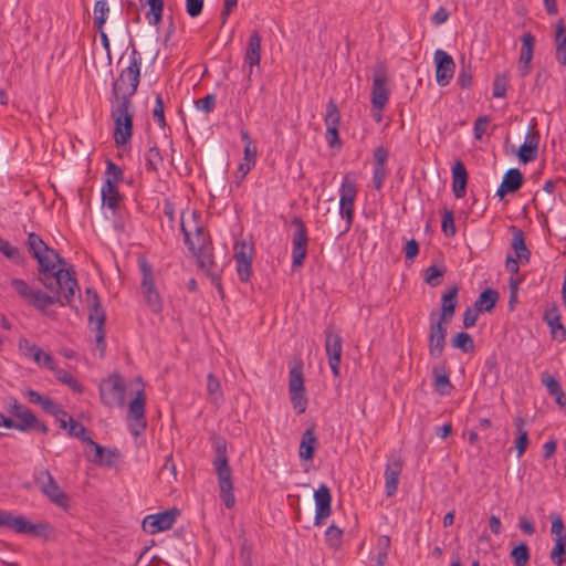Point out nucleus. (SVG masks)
<instances>
[{"instance_id": "obj_49", "label": "nucleus", "mask_w": 566, "mask_h": 566, "mask_svg": "<svg viewBox=\"0 0 566 566\" xmlns=\"http://www.w3.org/2000/svg\"><path fill=\"white\" fill-rule=\"evenodd\" d=\"M11 286L21 298L30 304L36 290L32 289L24 280L21 279H12Z\"/></svg>"}, {"instance_id": "obj_18", "label": "nucleus", "mask_w": 566, "mask_h": 566, "mask_svg": "<svg viewBox=\"0 0 566 566\" xmlns=\"http://www.w3.org/2000/svg\"><path fill=\"white\" fill-rule=\"evenodd\" d=\"M326 125V140L329 147H342V142L338 135V128L340 123V113L333 99H329L326 106V114L324 117Z\"/></svg>"}, {"instance_id": "obj_16", "label": "nucleus", "mask_w": 566, "mask_h": 566, "mask_svg": "<svg viewBox=\"0 0 566 566\" xmlns=\"http://www.w3.org/2000/svg\"><path fill=\"white\" fill-rule=\"evenodd\" d=\"M434 313L430 314V331H429V355L432 358H438L442 355L446 342H447V325L449 323H444L441 321H434Z\"/></svg>"}, {"instance_id": "obj_13", "label": "nucleus", "mask_w": 566, "mask_h": 566, "mask_svg": "<svg viewBox=\"0 0 566 566\" xmlns=\"http://www.w3.org/2000/svg\"><path fill=\"white\" fill-rule=\"evenodd\" d=\"M145 406L146 394L144 389H139L128 405V419L134 420V422L129 423V431L134 437H138L147 427Z\"/></svg>"}, {"instance_id": "obj_38", "label": "nucleus", "mask_w": 566, "mask_h": 566, "mask_svg": "<svg viewBox=\"0 0 566 566\" xmlns=\"http://www.w3.org/2000/svg\"><path fill=\"white\" fill-rule=\"evenodd\" d=\"M27 247L29 253L38 261L39 265L45 266L46 263H43L44 260L41 258V253L48 250V244L42 238L34 232H30L28 234Z\"/></svg>"}, {"instance_id": "obj_56", "label": "nucleus", "mask_w": 566, "mask_h": 566, "mask_svg": "<svg viewBox=\"0 0 566 566\" xmlns=\"http://www.w3.org/2000/svg\"><path fill=\"white\" fill-rule=\"evenodd\" d=\"M207 392L214 401L222 398L220 381L212 373L207 376Z\"/></svg>"}, {"instance_id": "obj_54", "label": "nucleus", "mask_w": 566, "mask_h": 566, "mask_svg": "<svg viewBox=\"0 0 566 566\" xmlns=\"http://www.w3.org/2000/svg\"><path fill=\"white\" fill-rule=\"evenodd\" d=\"M342 538H343V530H340L339 527H337L335 525H331L327 527V530L325 532V539H326V543L329 545V547L338 548L342 544Z\"/></svg>"}, {"instance_id": "obj_46", "label": "nucleus", "mask_w": 566, "mask_h": 566, "mask_svg": "<svg viewBox=\"0 0 566 566\" xmlns=\"http://www.w3.org/2000/svg\"><path fill=\"white\" fill-rule=\"evenodd\" d=\"M0 252L17 264H22L24 262V258L20 253V250L17 247L11 245L8 240H6L1 237H0Z\"/></svg>"}, {"instance_id": "obj_47", "label": "nucleus", "mask_w": 566, "mask_h": 566, "mask_svg": "<svg viewBox=\"0 0 566 566\" xmlns=\"http://www.w3.org/2000/svg\"><path fill=\"white\" fill-rule=\"evenodd\" d=\"M17 418L18 421H15L14 429L22 432L31 430L36 422V417L30 409L17 415Z\"/></svg>"}, {"instance_id": "obj_23", "label": "nucleus", "mask_w": 566, "mask_h": 566, "mask_svg": "<svg viewBox=\"0 0 566 566\" xmlns=\"http://www.w3.org/2000/svg\"><path fill=\"white\" fill-rule=\"evenodd\" d=\"M524 176L517 168H510L503 176V180L496 190V196L502 200L506 195L521 189Z\"/></svg>"}, {"instance_id": "obj_45", "label": "nucleus", "mask_w": 566, "mask_h": 566, "mask_svg": "<svg viewBox=\"0 0 566 566\" xmlns=\"http://www.w3.org/2000/svg\"><path fill=\"white\" fill-rule=\"evenodd\" d=\"M551 559L558 566L566 562V536L555 538V545L551 551Z\"/></svg>"}, {"instance_id": "obj_43", "label": "nucleus", "mask_w": 566, "mask_h": 566, "mask_svg": "<svg viewBox=\"0 0 566 566\" xmlns=\"http://www.w3.org/2000/svg\"><path fill=\"white\" fill-rule=\"evenodd\" d=\"M444 273V266L438 268L437 265H430L423 271V281L428 285L436 287L441 284Z\"/></svg>"}, {"instance_id": "obj_33", "label": "nucleus", "mask_w": 566, "mask_h": 566, "mask_svg": "<svg viewBox=\"0 0 566 566\" xmlns=\"http://www.w3.org/2000/svg\"><path fill=\"white\" fill-rule=\"evenodd\" d=\"M318 441L314 427L307 428L301 439L298 455L303 460H312L317 449Z\"/></svg>"}, {"instance_id": "obj_48", "label": "nucleus", "mask_w": 566, "mask_h": 566, "mask_svg": "<svg viewBox=\"0 0 566 566\" xmlns=\"http://www.w3.org/2000/svg\"><path fill=\"white\" fill-rule=\"evenodd\" d=\"M11 286L21 298L30 304L36 290L32 289L24 280L21 279H12Z\"/></svg>"}, {"instance_id": "obj_29", "label": "nucleus", "mask_w": 566, "mask_h": 566, "mask_svg": "<svg viewBox=\"0 0 566 566\" xmlns=\"http://www.w3.org/2000/svg\"><path fill=\"white\" fill-rule=\"evenodd\" d=\"M459 286L452 285L441 296V314L438 321L450 323L458 305Z\"/></svg>"}, {"instance_id": "obj_61", "label": "nucleus", "mask_w": 566, "mask_h": 566, "mask_svg": "<svg viewBox=\"0 0 566 566\" xmlns=\"http://www.w3.org/2000/svg\"><path fill=\"white\" fill-rule=\"evenodd\" d=\"M84 443H87L91 447H93V449L95 451V454H94V458H93V462L94 463H96V464H105L107 467H112V464H113L112 461L109 459L104 460V458H103L104 452H105L104 447H102L101 444L96 443L91 438L84 439Z\"/></svg>"}, {"instance_id": "obj_55", "label": "nucleus", "mask_w": 566, "mask_h": 566, "mask_svg": "<svg viewBox=\"0 0 566 566\" xmlns=\"http://www.w3.org/2000/svg\"><path fill=\"white\" fill-rule=\"evenodd\" d=\"M289 394L293 408L296 412L298 415L304 413L308 401L305 391H289Z\"/></svg>"}, {"instance_id": "obj_58", "label": "nucleus", "mask_w": 566, "mask_h": 566, "mask_svg": "<svg viewBox=\"0 0 566 566\" xmlns=\"http://www.w3.org/2000/svg\"><path fill=\"white\" fill-rule=\"evenodd\" d=\"M67 423H69L67 433L71 437L77 438L82 442H84V439L88 438L86 436L87 430L81 422L76 421L72 417H69Z\"/></svg>"}, {"instance_id": "obj_9", "label": "nucleus", "mask_w": 566, "mask_h": 566, "mask_svg": "<svg viewBox=\"0 0 566 566\" xmlns=\"http://www.w3.org/2000/svg\"><path fill=\"white\" fill-rule=\"evenodd\" d=\"M126 385L119 374L114 373L99 384L101 401L108 408L125 405Z\"/></svg>"}, {"instance_id": "obj_11", "label": "nucleus", "mask_w": 566, "mask_h": 566, "mask_svg": "<svg viewBox=\"0 0 566 566\" xmlns=\"http://www.w3.org/2000/svg\"><path fill=\"white\" fill-rule=\"evenodd\" d=\"M10 530L19 534H28L32 537L43 539L51 538L55 533L54 527L49 522L31 523L23 515L12 516Z\"/></svg>"}, {"instance_id": "obj_4", "label": "nucleus", "mask_w": 566, "mask_h": 566, "mask_svg": "<svg viewBox=\"0 0 566 566\" xmlns=\"http://www.w3.org/2000/svg\"><path fill=\"white\" fill-rule=\"evenodd\" d=\"M111 117L114 122V142L116 146L128 144L134 130V109L132 101L111 103Z\"/></svg>"}, {"instance_id": "obj_34", "label": "nucleus", "mask_w": 566, "mask_h": 566, "mask_svg": "<svg viewBox=\"0 0 566 566\" xmlns=\"http://www.w3.org/2000/svg\"><path fill=\"white\" fill-rule=\"evenodd\" d=\"M510 230L513 234L511 247L515 252V258L518 259L522 264L528 263L531 252L526 247L524 232L515 226H512Z\"/></svg>"}, {"instance_id": "obj_32", "label": "nucleus", "mask_w": 566, "mask_h": 566, "mask_svg": "<svg viewBox=\"0 0 566 566\" xmlns=\"http://www.w3.org/2000/svg\"><path fill=\"white\" fill-rule=\"evenodd\" d=\"M260 59L261 36L258 31H253L248 40V45L244 55V62L250 66L249 77L251 76L252 67L260 64Z\"/></svg>"}, {"instance_id": "obj_26", "label": "nucleus", "mask_w": 566, "mask_h": 566, "mask_svg": "<svg viewBox=\"0 0 566 566\" xmlns=\"http://www.w3.org/2000/svg\"><path fill=\"white\" fill-rule=\"evenodd\" d=\"M544 321L551 329L553 339L564 342L566 339V328L560 322V313L557 305H552L544 312Z\"/></svg>"}, {"instance_id": "obj_60", "label": "nucleus", "mask_w": 566, "mask_h": 566, "mask_svg": "<svg viewBox=\"0 0 566 566\" xmlns=\"http://www.w3.org/2000/svg\"><path fill=\"white\" fill-rule=\"evenodd\" d=\"M40 406L45 412H48L54 417L67 416V412L64 409H62L53 399H51L48 396H45L43 398Z\"/></svg>"}, {"instance_id": "obj_36", "label": "nucleus", "mask_w": 566, "mask_h": 566, "mask_svg": "<svg viewBox=\"0 0 566 566\" xmlns=\"http://www.w3.org/2000/svg\"><path fill=\"white\" fill-rule=\"evenodd\" d=\"M41 258L44 260L43 263H46L45 266L39 265V272L43 274H51L55 273V266L59 265H65V260L60 255L57 251L50 248L48 245V250H44V252L41 253Z\"/></svg>"}, {"instance_id": "obj_1", "label": "nucleus", "mask_w": 566, "mask_h": 566, "mask_svg": "<svg viewBox=\"0 0 566 566\" xmlns=\"http://www.w3.org/2000/svg\"><path fill=\"white\" fill-rule=\"evenodd\" d=\"M40 281L52 292V295L36 290L30 302L32 306L44 312L49 305L54 303H60L62 306L72 305L75 291L78 290L75 271L72 268L59 269L55 273L45 274Z\"/></svg>"}, {"instance_id": "obj_12", "label": "nucleus", "mask_w": 566, "mask_h": 566, "mask_svg": "<svg viewBox=\"0 0 566 566\" xmlns=\"http://www.w3.org/2000/svg\"><path fill=\"white\" fill-rule=\"evenodd\" d=\"M325 350L332 373L339 376L343 338L334 325H328L325 329Z\"/></svg>"}, {"instance_id": "obj_37", "label": "nucleus", "mask_w": 566, "mask_h": 566, "mask_svg": "<svg viewBox=\"0 0 566 566\" xmlns=\"http://www.w3.org/2000/svg\"><path fill=\"white\" fill-rule=\"evenodd\" d=\"M142 7H148L146 19L150 25H157L163 20L164 0H139Z\"/></svg>"}, {"instance_id": "obj_40", "label": "nucleus", "mask_w": 566, "mask_h": 566, "mask_svg": "<svg viewBox=\"0 0 566 566\" xmlns=\"http://www.w3.org/2000/svg\"><path fill=\"white\" fill-rule=\"evenodd\" d=\"M515 430L517 433V437L515 439V448L517 450V458L522 457L523 453L526 451L530 440H528V432L524 428L525 420L523 417L517 416L514 420Z\"/></svg>"}, {"instance_id": "obj_59", "label": "nucleus", "mask_w": 566, "mask_h": 566, "mask_svg": "<svg viewBox=\"0 0 566 566\" xmlns=\"http://www.w3.org/2000/svg\"><path fill=\"white\" fill-rule=\"evenodd\" d=\"M509 78L506 74H497L493 81V97H504L507 90Z\"/></svg>"}, {"instance_id": "obj_10", "label": "nucleus", "mask_w": 566, "mask_h": 566, "mask_svg": "<svg viewBox=\"0 0 566 566\" xmlns=\"http://www.w3.org/2000/svg\"><path fill=\"white\" fill-rule=\"evenodd\" d=\"M88 303H90V314L88 322L92 326V329L96 333V344L101 350V357L104 354L106 343H105V312L101 305L99 297L95 291L92 289L86 290Z\"/></svg>"}, {"instance_id": "obj_2", "label": "nucleus", "mask_w": 566, "mask_h": 566, "mask_svg": "<svg viewBox=\"0 0 566 566\" xmlns=\"http://www.w3.org/2000/svg\"><path fill=\"white\" fill-rule=\"evenodd\" d=\"M130 63L123 69L119 76L113 81L109 103H120L125 99L132 101L137 92L140 82L142 57L132 43Z\"/></svg>"}, {"instance_id": "obj_25", "label": "nucleus", "mask_w": 566, "mask_h": 566, "mask_svg": "<svg viewBox=\"0 0 566 566\" xmlns=\"http://www.w3.org/2000/svg\"><path fill=\"white\" fill-rule=\"evenodd\" d=\"M401 471L402 461L399 458L391 459L387 462L385 470V488L388 497H391L396 493Z\"/></svg>"}, {"instance_id": "obj_57", "label": "nucleus", "mask_w": 566, "mask_h": 566, "mask_svg": "<svg viewBox=\"0 0 566 566\" xmlns=\"http://www.w3.org/2000/svg\"><path fill=\"white\" fill-rule=\"evenodd\" d=\"M541 382L543 386H545L547 392L551 396L557 394L560 389H563L560 382L548 371H544L541 374Z\"/></svg>"}, {"instance_id": "obj_6", "label": "nucleus", "mask_w": 566, "mask_h": 566, "mask_svg": "<svg viewBox=\"0 0 566 566\" xmlns=\"http://www.w3.org/2000/svg\"><path fill=\"white\" fill-rule=\"evenodd\" d=\"M33 481L39 486L43 495H45L53 504L69 509L70 497L57 484L54 476L48 469L35 470L33 473Z\"/></svg>"}, {"instance_id": "obj_41", "label": "nucleus", "mask_w": 566, "mask_h": 566, "mask_svg": "<svg viewBox=\"0 0 566 566\" xmlns=\"http://www.w3.org/2000/svg\"><path fill=\"white\" fill-rule=\"evenodd\" d=\"M499 301V293L493 289H485L482 291L474 302V306L478 307V311L491 312Z\"/></svg>"}, {"instance_id": "obj_62", "label": "nucleus", "mask_w": 566, "mask_h": 566, "mask_svg": "<svg viewBox=\"0 0 566 566\" xmlns=\"http://www.w3.org/2000/svg\"><path fill=\"white\" fill-rule=\"evenodd\" d=\"M442 232L447 237H453L455 234L454 216L451 210H444L441 220Z\"/></svg>"}, {"instance_id": "obj_44", "label": "nucleus", "mask_w": 566, "mask_h": 566, "mask_svg": "<svg viewBox=\"0 0 566 566\" xmlns=\"http://www.w3.org/2000/svg\"><path fill=\"white\" fill-rule=\"evenodd\" d=\"M451 345L463 353H471L474 350V342L472 336L465 332H459L451 339Z\"/></svg>"}, {"instance_id": "obj_51", "label": "nucleus", "mask_w": 566, "mask_h": 566, "mask_svg": "<svg viewBox=\"0 0 566 566\" xmlns=\"http://www.w3.org/2000/svg\"><path fill=\"white\" fill-rule=\"evenodd\" d=\"M109 33L115 42L128 34V23L123 20H113L108 25Z\"/></svg>"}, {"instance_id": "obj_22", "label": "nucleus", "mask_w": 566, "mask_h": 566, "mask_svg": "<svg viewBox=\"0 0 566 566\" xmlns=\"http://www.w3.org/2000/svg\"><path fill=\"white\" fill-rule=\"evenodd\" d=\"M192 256L196 258L199 268L209 275V277L211 279V283L217 289L220 297L224 298V291L221 283V277L218 273L212 271V269L216 266L212 250H207L203 251L202 253H198Z\"/></svg>"}, {"instance_id": "obj_30", "label": "nucleus", "mask_w": 566, "mask_h": 566, "mask_svg": "<svg viewBox=\"0 0 566 566\" xmlns=\"http://www.w3.org/2000/svg\"><path fill=\"white\" fill-rule=\"evenodd\" d=\"M468 171L461 160H457L452 167V190L454 197L460 199L467 193Z\"/></svg>"}, {"instance_id": "obj_64", "label": "nucleus", "mask_w": 566, "mask_h": 566, "mask_svg": "<svg viewBox=\"0 0 566 566\" xmlns=\"http://www.w3.org/2000/svg\"><path fill=\"white\" fill-rule=\"evenodd\" d=\"M234 259L237 262H252L251 248L244 242L237 243L234 247Z\"/></svg>"}, {"instance_id": "obj_14", "label": "nucleus", "mask_w": 566, "mask_h": 566, "mask_svg": "<svg viewBox=\"0 0 566 566\" xmlns=\"http://www.w3.org/2000/svg\"><path fill=\"white\" fill-rule=\"evenodd\" d=\"M180 227L181 232L185 237V244L187 245L189 252L192 255L202 253L203 251L207 250H212L211 238L208 231H206V229L202 226L196 224L195 235L192 237L185 226L182 213Z\"/></svg>"}, {"instance_id": "obj_15", "label": "nucleus", "mask_w": 566, "mask_h": 566, "mask_svg": "<svg viewBox=\"0 0 566 566\" xmlns=\"http://www.w3.org/2000/svg\"><path fill=\"white\" fill-rule=\"evenodd\" d=\"M292 224L295 227L293 234V268L302 266L307 253L308 237L304 221L295 217L292 220Z\"/></svg>"}, {"instance_id": "obj_5", "label": "nucleus", "mask_w": 566, "mask_h": 566, "mask_svg": "<svg viewBox=\"0 0 566 566\" xmlns=\"http://www.w3.org/2000/svg\"><path fill=\"white\" fill-rule=\"evenodd\" d=\"M138 266L142 273L140 293L143 300L153 314H159L164 308V303L155 283L153 266L144 255L138 256Z\"/></svg>"}, {"instance_id": "obj_31", "label": "nucleus", "mask_w": 566, "mask_h": 566, "mask_svg": "<svg viewBox=\"0 0 566 566\" xmlns=\"http://www.w3.org/2000/svg\"><path fill=\"white\" fill-rule=\"evenodd\" d=\"M117 185L118 182H116V180H109V178H106L102 187V203L109 208L114 213H116V210L119 207V201L122 200Z\"/></svg>"}, {"instance_id": "obj_52", "label": "nucleus", "mask_w": 566, "mask_h": 566, "mask_svg": "<svg viewBox=\"0 0 566 566\" xmlns=\"http://www.w3.org/2000/svg\"><path fill=\"white\" fill-rule=\"evenodd\" d=\"M331 226L333 228V233L336 237L347 233L352 228V224H348L347 219H340V214H337L336 211L331 216Z\"/></svg>"}, {"instance_id": "obj_17", "label": "nucleus", "mask_w": 566, "mask_h": 566, "mask_svg": "<svg viewBox=\"0 0 566 566\" xmlns=\"http://www.w3.org/2000/svg\"><path fill=\"white\" fill-rule=\"evenodd\" d=\"M179 514L180 511L177 507H172L164 512L147 515L143 520V530L149 534L167 531L172 526Z\"/></svg>"}, {"instance_id": "obj_50", "label": "nucleus", "mask_w": 566, "mask_h": 566, "mask_svg": "<svg viewBox=\"0 0 566 566\" xmlns=\"http://www.w3.org/2000/svg\"><path fill=\"white\" fill-rule=\"evenodd\" d=\"M434 374V387L437 391L441 395L449 394L450 389H452V385L450 382L449 375L443 371L442 374L438 373V367L433 368Z\"/></svg>"}, {"instance_id": "obj_63", "label": "nucleus", "mask_w": 566, "mask_h": 566, "mask_svg": "<svg viewBox=\"0 0 566 566\" xmlns=\"http://www.w3.org/2000/svg\"><path fill=\"white\" fill-rule=\"evenodd\" d=\"M163 161L159 149L150 147L146 154V168L148 171H157V165Z\"/></svg>"}, {"instance_id": "obj_35", "label": "nucleus", "mask_w": 566, "mask_h": 566, "mask_svg": "<svg viewBox=\"0 0 566 566\" xmlns=\"http://www.w3.org/2000/svg\"><path fill=\"white\" fill-rule=\"evenodd\" d=\"M555 45L556 60L562 65H566V24L559 19L555 25Z\"/></svg>"}, {"instance_id": "obj_42", "label": "nucleus", "mask_w": 566, "mask_h": 566, "mask_svg": "<svg viewBox=\"0 0 566 566\" xmlns=\"http://www.w3.org/2000/svg\"><path fill=\"white\" fill-rule=\"evenodd\" d=\"M510 557L515 566H525L531 557L527 544L522 542L515 545L510 553Z\"/></svg>"}, {"instance_id": "obj_3", "label": "nucleus", "mask_w": 566, "mask_h": 566, "mask_svg": "<svg viewBox=\"0 0 566 566\" xmlns=\"http://www.w3.org/2000/svg\"><path fill=\"white\" fill-rule=\"evenodd\" d=\"M213 448L216 451L213 465L218 476L220 497L222 499L224 505L228 509H231L234 506L235 499L233 495L232 471L229 465L226 439L221 437H214Z\"/></svg>"}, {"instance_id": "obj_39", "label": "nucleus", "mask_w": 566, "mask_h": 566, "mask_svg": "<svg viewBox=\"0 0 566 566\" xmlns=\"http://www.w3.org/2000/svg\"><path fill=\"white\" fill-rule=\"evenodd\" d=\"M289 391H305L303 361L295 360L289 373Z\"/></svg>"}, {"instance_id": "obj_53", "label": "nucleus", "mask_w": 566, "mask_h": 566, "mask_svg": "<svg viewBox=\"0 0 566 566\" xmlns=\"http://www.w3.org/2000/svg\"><path fill=\"white\" fill-rule=\"evenodd\" d=\"M159 475L165 479L167 482L177 480V470L176 464L172 461V455L169 454L166 457L165 463L161 465L159 470Z\"/></svg>"}, {"instance_id": "obj_24", "label": "nucleus", "mask_w": 566, "mask_h": 566, "mask_svg": "<svg viewBox=\"0 0 566 566\" xmlns=\"http://www.w3.org/2000/svg\"><path fill=\"white\" fill-rule=\"evenodd\" d=\"M19 350L25 357H32L33 360L38 364H41V357H44L43 366L54 370L55 369V360L52 355L46 354L41 348H38L35 345L31 344L27 338L22 337L18 343Z\"/></svg>"}, {"instance_id": "obj_20", "label": "nucleus", "mask_w": 566, "mask_h": 566, "mask_svg": "<svg viewBox=\"0 0 566 566\" xmlns=\"http://www.w3.org/2000/svg\"><path fill=\"white\" fill-rule=\"evenodd\" d=\"M339 214L340 219H347L348 224H353L354 203L357 196V189L354 182L347 178L340 185Z\"/></svg>"}, {"instance_id": "obj_7", "label": "nucleus", "mask_w": 566, "mask_h": 566, "mask_svg": "<svg viewBox=\"0 0 566 566\" xmlns=\"http://www.w3.org/2000/svg\"><path fill=\"white\" fill-rule=\"evenodd\" d=\"M206 165L214 191L219 192L223 187V178L228 172L229 161L216 143L208 145L206 150Z\"/></svg>"}, {"instance_id": "obj_19", "label": "nucleus", "mask_w": 566, "mask_h": 566, "mask_svg": "<svg viewBox=\"0 0 566 566\" xmlns=\"http://www.w3.org/2000/svg\"><path fill=\"white\" fill-rule=\"evenodd\" d=\"M433 59L436 63V81L438 85L446 86L453 77L455 63L452 56L441 49L436 50Z\"/></svg>"}, {"instance_id": "obj_21", "label": "nucleus", "mask_w": 566, "mask_h": 566, "mask_svg": "<svg viewBox=\"0 0 566 566\" xmlns=\"http://www.w3.org/2000/svg\"><path fill=\"white\" fill-rule=\"evenodd\" d=\"M315 525H321L332 513V494L326 484H321L314 492Z\"/></svg>"}, {"instance_id": "obj_27", "label": "nucleus", "mask_w": 566, "mask_h": 566, "mask_svg": "<svg viewBox=\"0 0 566 566\" xmlns=\"http://www.w3.org/2000/svg\"><path fill=\"white\" fill-rule=\"evenodd\" d=\"M535 38L532 33L522 35V50L518 61V71L522 77L531 72V61L533 59Z\"/></svg>"}, {"instance_id": "obj_8", "label": "nucleus", "mask_w": 566, "mask_h": 566, "mask_svg": "<svg viewBox=\"0 0 566 566\" xmlns=\"http://www.w3.org/2000/svg\"><path fill=\"white\" fill-rule=\"evenodd\" d=\"M389 81L387 65L384 61L378 60L374 66L373 87L370 93V102L373 108L381 112L388 103L390 90L387 86Z\"/></svg>"}, {"instance_id": "obj_28", "label": "nucleus", "mask_w": 566, "mask_h": 566, "mask_svg": "<svg viewBox=\"0 0 566 566\" xmlns=\"http://www.w3.org/2000/svg\"><path fill=\"white\" fill-rule=\"evenodd\" d=\"M539 133L527 132L523 145L520 146L516 155L522 164H527L536 159L538 151Z\"/></svg>"}]
</instances>
